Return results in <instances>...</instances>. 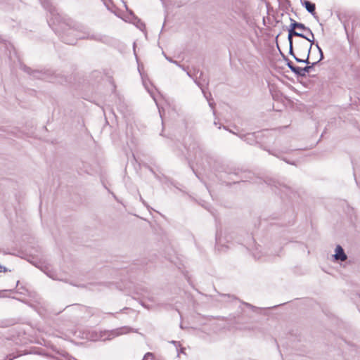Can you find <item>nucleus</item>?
Wrapping results in <instances>:
<instances>
[{
  "label": "nucleus",
  "mask_w": 360,
  "mask_h": 360,
  "mask_svg": "<svg viewBox=\"0 0 360 360\" xmlns=\"http://www.w3.org/2000/svg\"><path fill=\"white\" fill-rule=\"evenodd\" d=\"M297 29L306 31L309 34H312V31L311 30V29L305 26L303 23L299 22Z\"/></svg>",
  "instance_id": "ddd939ff"
},
{
  "label": "nucleus",
  "mask_w": 360,
  "mask_h": 360,
  "mask_svg": "<svg viewBox=\"0 0 360 360\" xmlns=\"http://www.w3.org/2000/svg\"><path fill=\"white\" fill-rule=\"evenodd\" d=\"M319 62V60H316L315 62L311 63V65L302 68L303 72L304 73V77H306L307 73H309L311 71V70H312L313 68L315 65H316Z\"/></svg>",
  "instance_id": "9d476101"
},
{
  "label": "nucleus",
  "mask_w": 360,
  "mask_h": 360,
  "mask_svg": "<svg viewBox=\"0 0 360 360\" xmlns=\"http://www.w3.org/2000/svg\"><path fill=\"white\" fill-rule=\"evenodd\" d=\"M61 38H62V40L65 43V44H75V40L72 39V40H70L68 39H67L66 36L65 34H63L62 36H61Z\"/></svg>",
  "instance_id": "f3484780"
},
{
  "label": "nucleus",
  "mask_w": 360,
  "mask_h": 360,
  "mask_svg": "<svg viewBox=\"0 0 360 360\" xmlns=\"http://www.w3.org/2000/svg\"><path fill=\"white\" fill-rule=\"evenodd\" d=\"M309 46L307 42L304 41H300L297 42V49L300 55L302 56L309 52Z\"/></svg>",
  "instance_id": "39448f33"
},
{
  "label": "nucleus",
  "mask_w": 360,
  "mask_h": 360,
  "mask_svg": "<svg viewBox=\"0 0 360 360\" xmlns=\"http://www.w3.org/2000/svg\"><path fill=\"white\" fill-rule=\"evenodd\" d=\"M265 183L267 184L269 186H274L276 188L278 187V185L281 186V184L278 182H277V181H276L275 180H273V179H269L268 181H265Z\"/></svg>",
  "instance_id": "dca6fc26"
},
{
  "label": "nucleus",
  "mask_w": 360,
  "mask_h": 360,
  "mask_svg": "<svg viewBox=\"0 0 360 360\" xmlns=\"http://www.w3.org/2000/svg\"><path fill=\"white\" fill-rule=\"evenodd\" d=\"M229 132L233 133V134H236L235 132L232 131L231 130H229Z\"/></svg>",
  "instance_id": "c85d7f7f"
},
{
  "label": "nucleus",
  "mask_w": 360,
  "mask_h": 360,
  "mask_svg": "<svg viewBox=\"0 0 360 360\" xmlns=\"http://www.w3.org/2000/svg\"><path fill=\"white\" fill-rule=\"evenodd\" d=\"M129 330L128 328L122 327V328H117L114 330H112L111 335H112V337H115V336H118L120 335L126 334V333H129Z\"/></svg>",
  "instance_id": "6e6552de"
},
{
  "label": "nucleus",
  "mask_w": 360,
  "mask_h": 360,
  "mask_svg": "<svg viewBox=\"0 0 360 360\" xmlns=\"http://www.w3.org/2000/svg\"><path fill=\"white\" fill-rule=\"evenodd\" d=\"M310 53H311V46H309V52L307 53V57L305 59H301L300 58H297L295 53H293V55H291L294 58L295 60L297 62V63H305L307 64V65H311V62L309 61V56H310Z\"/></svg>",
  "instance_id": "0eeeda50"
},
{
  "label": "nucleus",
  "mask_w": 360,
  "mask_h": 360,
  "mask_svg": "<svg viewBox=\"0 0 360 360\" xmlns=\"http://www.w3.org/2000/svg\"><path fill=\"white\" fill-rule=\"evenodd\" d=\"M187 75L189 76V77H192L191 73L189 72H187Z\"/></svg>",
  "instance_id": "cd10ccee"
},
{
  "label": "nucleus",
  "mask_w": 360,
  "mask_h": 360,
  "mask_svg": "<svg viewBox=\"0 0 360 360\" xmlns=\"http://www.w3.org/2000/svg\"><path fill=\"white\" fill-rule=\"evenodd\" d=\"M196 84L202 90V92L204 95V96L206 98V99L207 100V101H209V100H212V94L210 92H209L208 94L206 93L205 90V88L202 87V84L199 82H196Z\"/></svg>",
  "instance_id": "9b49d317"
},
{
  "label": "nucleus",
  "mask_w": 360,
  "mask_h": 360,
  "mask_svg": "<svg viewBox=\"0 0 360 360\" xmlns=\"http://www.w3.org/2000/svg\"><path fill=\"white\" fill-rule=\"evenodd\" d=\"M165 58H166L169 62L172 63H174V64H176V65H179V64H178V62H177V61L174 60L172 58L168 57V56H167L166 55H165Z\"/></svg>",
  "instance_id": "b1692460"
},
{
  "label": "nucleus",
  "mask_w": 360,
  "mask_h": 360,
  "mask_svg": "<svg viewBox=\"0 0 360 360\" xmlns=\"http://www.w3.org/2000/svg\"><path fill=\"white\" fill-rule=\"evenodd\" d=\"M243 304H245L246 307L250 308L251 309H252L253 311H255L257 309V307L252 305L250 303H248V302H243Z\"/></svg>",
  "instance_id": "4be33fe9"
},
{
  "label": "nucleus",
  "mask_w": 360,
  "mask_h": 360,
  "mask_svg": "<svg viewBox=\"0 0 360 360\" xmlns=\"http://www.w3.org/2000/svg\"><path fill=\"white\" fill-rule=\"evenodd\" d=\"M302 38L304 39L305 40L310 42L309 46H311V48L312 47V45H316V44L314 41V35L313 33H312V34H310V37H308L305 35V37H302Z\"/></svg>",
  "instance_id": "4468645a"
},
{
  "label": "nucleus",
  "mask_w": 360,
  "mask_h": 360,
  "mask_svg": "<svg viewBox=\"0 0 360 360\" xmlns=\"http://www.w3.org/2000/svg\"><path fill=\"white\" fill-rule=\"evenodd\" d=\"M184 350H185L184 348H181V350H180V352L181 353H184Z\"/></svg>",
  "instance_id": "a878e982"
},
{
  "label": "nucleus",
  "mask_w": 360,
  "mask_h": 360,
  "mask_svg": "<svg viewBox=\"0 0 360 360\" xmlns=\"http://www.w3.org/2000/svg\"><path fill=\"white\" fill-rule=\"evenodd\" d=\"M301 1V3H302V5L306 8V10L309 13H311L314 18H315L316 19L318 20V16L316 15V5L315 4L309 1H307V0H300Z\"/></svg>",
  "instance_id": "20e7f679"
},
{
  "label": "nucleus",
  "mask_w": 360,
  "mask_h": 360,
  "mask_svg": "<svg viewBox=\"0 0 360 360\" xmlns=\"http://www.w3.org/2000/svg\"><path fill=\"white\" fill-rule=\"evenodd\" d=\"M286 60H287V66L291 71H292L293 68H295V65H294V64L292 63V61L289 60L288 59H286Z\"/></svg>",
  "instance_id": "6ab92c4d"
},
{
  "label": "nucleus",
  "mask_w": 360,
  "mask_h": 360,
  "mask_svg": "<svg viewBox=\"0 0 360 360\" xmlns=\"http://www.w3.org/2000/svg\"><path fill=\"white\" fill-rule=\"evenodd\" d=\"M148 357H151V358H153L154 357V354L151 352H147L142 360H147V359H148Z\"/></svg>",
  "instance_id": "5701e85b"
},
{
  "label": "nucleus",
  "mask_w": 360,
  "mask_h": 360,
  "mask_svg": "<svg viewBox=\"0 0 360 360\" xmlns=\"http://www.w3.org/2000/svg\"><path fill=\"white\" fill-rule=\"evenodd\" d=\"M8 271V270L6 267L0 264V272H7Z\"/></svg>",
  "instance_id": "393cba45"
},
{
  "label": "nucleus",
  "mask_w": 360,
  "mask_h": 360,
  "mask_svg": "<svg viewBox=\"0 0 360 360\" xmlns=\"http://www.w3.org/2000/svg\"><path fill=\"white\" fill-rule=\"evenodd\" d=\"M292 72L297 77H304V73L303 72L302 68L295 66V68H293V70Z\"/></svg>",
  "instance_id": "f8f14e48"
},
{
  "label": "nucleus",
  "mask_w": 360,
  "mask_h": 360,
  "mask_svg": "<svg viewBox=\"0 0 360 360\" xmlns=\"http://www.w3.org/2000/svg\"><path fill=\"white\" fill-rule=\"evenodd\" d=\"M290 25L288 28L293 29V30L297 29L299 22L295 21L292 18H290Z\"/></svg>",
  "instance_id": "2eb2a0df"
},
{
  "label": "nucleus",
  "mask_w": 360,
  "mask_h": 360,
  "mask_svg": "<svg viewBox=\"0 0 360 360\" xmlns=\"http://www.w3.org/2000/svg\"><path fill=\"white\" fill-rule=\"evenodd\" d=\"M335 261L344 262L347 260V256L345 252L344 249L340 245H338L335 250V254L333 255Z\"/></svg>",
  "instance_id": "7ed1b4c3"
},
{
  "label": "nucleus",
  "mask_w": 360,
  "mask_h": 360,
  "mask_svg": "<svg viewBox=\"0 0 360 360\" xmlns=\"http://www.w3.org/2000/svg\"><path fill=\"white\" fill-rule=\"evenodd\" d=\"M196 82H200L202 84V87H204V86H207L209 85V79L204 77V74L202 71L200 72L198 79L195 80V83Z\"/></svg>",
  "instance_id": "1a4fd4ad"
},
{
  "label": "nucleus",
  "mask_w": 360,
  "mask_h": 360,
  "mask_svg": "<svg viewBox=\"0 0 360 360\" xmlns=\"http://www.w3.org/2000/svg\"><path fill=\"white\" fill-rule=\"evenodd\" d=\"M315 46L316 47L317 50L319 51V53L320 54V58L318 60L321 61L323 59V51L322 49H321V47L319 46V44L316 42Z\"/></svg>",
  "instance_id": "a211bd4d"
},
{
  "label": "nucleus",
  "mask_w": 360,
  "mask_h": 360,
  "mask_svg": "<svg viewBox=\"0 0 360 360\" xmlns=\"http://www.w3.org/2000/svg\"><path fill=\"white\" fill-rule=\"evenodd\" d=\"M285 160L287 163H288V164L294 165V163H292V162H290L289 161H287V160Z\"/></svg>",
  "instance_id": "bb28decb"
},
{
  "label": "nucleus",
  "mask_w": 360,
  "mask_h": 360,
  "mask_svg": "<svg viewBox=\"0 0 360 360\" xmlns=\"http://www.w3.org/2000/svg\"><path fill=\"white\" fill-rule=\"evenodd\" d=\"M43 7L49 11L51 18L49 20V25H58L59 27L53 28L56 32L63 31L68 32L70 30L77 32L75 36L79 39H91L103 41V37L98 34H91L87 27L73 20L70 18L62 16L56 8L53 6L51 0H40Z\"/></svg>",
  "instance_id": "f257e3e1"
},
{
  "label": "nucleus",
  "mask_w": 360,
  "mask_h": 360,
  "mask_svg": "<svg viewBox=\"0 0 360 360\" xmlns=\"http://www.w3.org/2000/svg\"><path fill=\"white\" fill-rule=\"evenodd\" d=\"M288 40L289 42V54L293 55V37H305V34L301 32H297L295 30L288 28Z\"/></svg>",
  "instance_id": "f03ea898"
},
{
  "label": "nucleus",
  "mask_w": 360,
  "mask_h": 360,
  "mask_svg": "<svg viewBox=\"0 0 360 360\" xmlns=\"http://www.w3.org/2000/svg\"><path fill=\"white\" fill-rule=\"evenodd\" d=\"M209 103V105L210 106V108L213 110V113L215 114V111H214V105H215V103L214 102V100H209L208 101Z\"/></svg>",
  "instance_id": "aec40b11"
},
{
  "label": "nucleus",
  "mask_w": 360,
  "mask_h": 360,
  "mask_svg": "<svg viewBox=\"0 0 360 360\" xmlns=\"http://www.w3.org/2000/svg\"><path fill=\"white\" fill-rule=\"evenodd\" d=\"M74 360H77V359H76L75 358H74Z\"/></svg>",
  "instance_id": "7c9ffc66"
},
{
  "label": "nucleus",
  "mask_w": 360,
  "mask_h": 360,
  "mask_svg": "<svg viewBox=\"0 0 360 360\" xmlns=\"http://www.w3.org/2000/svg\"><path fill=\"white\" fill-rule=\"evenodd\" d=\"M243 304H245L246 307L250 308L251 309H252L253 311H255L257 309V307L252 305L250 303H248V302H243Z\"/></svg>",
  "instance_id": "412c9836"
},
{
  "label": "nucleus",
  "mask_w": 360,
  "mask_h": 360,
  "mask_svg": "<svg viewBox=\"0 0 360 360\" xmlns=\"http://www.w3.org/2000/svg\"><path fill=\"white\" fill-rule=\"evenodd\" d=\"M174 344H176L177 342L176 341H172Z\"/></svg>",
  "instance_id": "c756f323"
},
{
  "label": "nucleus",
  "mask_w": 360,
  "mask_h": 360,
  "mask_svg": "<svg viewBox=\"0 0 360 360\" xmlns=\"http://www.w3.org/2000/svg\"><path fill=\"white\" fill-rule=\"evenodd\" d=\"M22 70L29 75H32L34 77L41 79L42 78V72L38 70H32L30 68L24 65Z\"/></svg>",
  "instance_id": "423d86ee"
}]
</instances>
